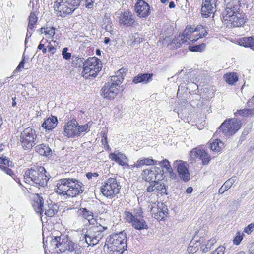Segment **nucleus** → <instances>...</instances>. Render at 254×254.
<instances>
[{"mask_svg":"<svg viewBox=\"0 0 254 254\" xmlns=\"http://www.w3.org/2000/svg\"><path fill=\"white\" fill-rule=\"evenodd\" d=\"M56 192L60 195L73 197L82 193L84 190V185L75 178H65L60 179L56 185Z\"/></svg>","mask_w":254,"mask_h":254,"instance_id":"f257e3e1","label":"nucleus"},{"mask_svg":"<svg viewBox=\"0 0 254 254\" xmlns=\"http://www.w3.org/2000/svg\"><path fill=\"white\" fill-rule=\"evenodd\" d=\"M123 69H119L115 73V75L110 77L108 83L102 88L101 95L105 98L113 99L119 91L118 87L123 82L124 76Z\"/></svg>","mask_w":254,"mask_h":254,"instance_id":"f03ea898","label":"nucleus"},{"mask_svg":"<svg viewBox=\"0 0 254 254\" xmlns=\"http://www.w3.org/2000/svg\"><path fill=\"white\" fill-rule=\"evenodd\" d=\"M46 171L44 167H40L36 169L31 168L27 170L24 175L26 183L36 187H44L47 184L49 178L46 175Z\"/></svg>","mask_w":254,"mask_h":254,"instance_id":"7ed1b4c3","label":"nucleus"},{"mask_svg":"<svg viewBox=\"0 0 254 254\" xmlns=\"http://www.w3.org/2000/svg\"><path fill=\"white\" fill-rule=\"evenodd\" d=\"M83 0H57L54 8L58 16L65 17L72 13L80 4Z\"/></svg>","mask_w":254,"mask_h":254,"instance_id":"20e7f679","label":"nucleus"},{"mask_svg":"<svg viewBox=\"0 0 254 254\" xmlns=\"http://www.w3.org/2000/svg\"><path fill=\"white\" fill-rule=\"evenodd\" d=\"M107 227L101 225H97L90 227L86 234L84 235L85 242L89 246H94L97 244L99 240L104 235V231Z\"/></svg>","mask_w":254,"mask_h":254,"instance_id":"39448f33","label":"nucleus"},{"mask_svg":"<svg viewBox=\"0 0 254 254\" xmlns=\"http://www.w3.org/2000/svg\"><path fill=\"white\" fill-rule=\"evenodd\" d=\"M20 141L24 150L31 149L37 143L35 130L30 127L25 128L21 133Z\"/></svg>","mask_w":254,"mask_h":254,"instance_id":"423d86ee","label":"nucleus"},{"mask_svg":"<svg viewBox=\"0 0 254 254\" xmlns=\"http://www.w3.org/2000/svg\"><path fill=\"white\" fill-rule=\"evenodd\" d=\"M241 120L238 119H229L221 124L217 131L222 132L226 136H231L241 128Z\"/></svg>","mask_w":254,"mask_h":254,"instance_id":"0eeeda50","label":"nucleus"},{"mask_svg":"<svg viewBox=\"0 0 254 254\" xmlns=\"http://www.w3.org/2000/svg\"><path fill=\"white\" fill-rule=\"evenodd\" d=\"M112 246L113 247H122L123 249H126L127 247L126 234L124 231L119 233L113 234L108 237L106 240L104 249L106 247Z\"/></svg>","mask_w":254,"mask_h":254,"instance_id":"6e6552de","label":"nucleus"},{"mask_svg":"<svg viewBox=\"0 0 254 254\" xmlns=\"http://www.w3.org/2000/svg\"><path fill=\"white\" fill-rule=\"evenodd\" d=\"M120 189L121 186L118 183L117 180L114 178H110L101 188V191L105 196L112 198L119 193Z\"/></svg>","mask_w":254,"mask_h":254,"instance_id":"1a4fd4ad","label":"nucleus"},{"mask_svg":"<svg viewBox=\"0 0 254 254\" xmlns=\"http://www.w3.org/2000/svg\"><path fill=\"white\" fill-rule=\"evenodd\" d=\"M164 171H161L159 167H155L150 169H146L142 173L143 179L149 182H153L156 180L161 181L163 179Z\"/></svg>","mask_w":254,"mask_h":254,"instance_id":"9d476101","label":"nucleus"},{"mask_svg":"<svg viewBox=\"0 0 254 254\" xmlns=\"http://www.w3.org/2000/svg\"><path fill=\"white\" fill-rule=\"evenodd\" d=\"M195 242L196 246L195 248L200 246L201 250L203 253H207L209 252L213 245L215 243L216 241L215 239H207L205 237H201L199 238L198 240H195L193 239L190 243V247L188 248V251L190 250V247H193L191 245L194 244V242ZM195 248H194V250Z\"/></svg>","mask_w":254,"mask_h":254,"instance_id":"9b49d317","label":"nucleus"},{"mask_svg":"<svg viewBox=\"0 0 254 254\" xmlns=\"http://www.w3.org/2000/svg\"><path fill=\"white\" fill-rule=\"evenodd\" d=\"M241 0H227L226 8L223 12V19L225 20L228 19V16L233 15L242 11L240 9Z\"/></svg>","mask_w":254,"mask_h":254,"instance_id":"f8f14e48","label":"nucleus"},{"mask_svg":"<svg viewBox=\"0 0 254 254\" xmlns=\"http://www.w3.org/2000/svg\"><path fill=\"white\" fill-rule=\"evenodd\" d=\"M134 10L137 16L142 18H146L151 13L149 4L143 0H138L134 6Z\"/></svg>","mask_w":254,"mask_h":254,"instance_id":"ddd939ff","label":"nucleus"},{"mask_svg":"<svg viewBox=\"0 0 254 254\" xmlns=\"http://www.w3.org/2000/svg\"><path fill=\"white\" fill-rule=\"evenodd\" d=\"M150 212L152 216L158 221L163 220L168 214V209L163 203H158L157 206H152Z\"/></svg>","mask_w":254,"mask_h":254,"instance_id":"4468645a","label":"nucleus"},{"mask_svg":"<svg viewBox=\"0 0 254 254\" xmlns=\"http://www.w3.org/2000/svg\"><path fill=\"white\" fill-rule=\"evenodd\" d=\"M78 125L76 120L67 122L64 126V135L68 138L76 136V129Z\"/></svg>","mask_w":254,"mask_h":254,"instance_id":"2eb2a0df","label":"nucleus"},{"mask_svg":"<svg viewBox=\"0 0 254 254\" xmlns=\"http://www.w3.org/2000/svg\"><path fill=\"white\" fill-rule=\"evenodd\" d=\"M177 163V171L180 178L184 182H188L190 179V173L188 169V164L181 160H177L175 164Z\"/></svg>","mask_w":254,"mask_h":254,"instance_id":"dca6fc26","label":"nucleus"},{"mask_svg":"<svg viewBox=\"0 0 254 254\" xmlns=\"http://www.w3.org/2000/svg\"><path fill=\"white\" fill-rule=\"evenodd\" d=\"M135 22V18L131 12L128 10L122 12L119 17V23L123 25L131 26Z\"/></svg>","mask_w":254,"mask_h":254,"instance_id":"f3484780","label":"nucleus"},{"mask_svg":"<svg viewBox=\"0 0 254 254\" xmlns=\"http://www.w3.org/2000/svg\"><path fill=\"white\" fill-rule=\"evenodd\" d=\"M194 29H193L191 26H187L185 30L184 31L181 36H180L181 37V39L179 40V41H177V47H180L182 44H185L188 42V40L191 41L195 42L197 40L194 38H192L190 35L192 34V33L195 32Z\"/></svg>","mask_w":254,"mask_h":254,"instance_id":"a211bd4d","label":"nucleus"},{"mask_svg":"<svg viewBox=\"0 0 254 254\" xmlns=\"http://www.w3.org/2000/svg\"><path fill=\"white\" fill-rule=\"evenodd\" d=\"M231 26L233 27H240L243 26L245 22V14L242 11L228 16V19Z\"/></svg>","mask_w":254,"mask_h":254,"instance_id":"6ab92c4d","label":"nucleus"},{"mask_svg":"<svg viewBox=\"0 0 254 254\" xmlns=\"http://www.w3.org/2000/svg\"><path fill=\"white\" fill-rule=\"evenodd\" d=\"M215 0H206L203 2L201 11L202 15L205 17H209L213 13L215 5Z\"/></svg>","mask_w":254,"mask_h":254,"instance_id":"aec40b11","label":"nucleus"},{"mask_svg":"<svg viewBox=\"0 0 254 254\" xmlns=\"http://www.w3.org/2000/svg\"><path fill=\"white\" fill-rule=\"evenodd\" d=\"M101 61L95 57L89 58L84 63L83 72H87L90 68H95L97 65H101Z\"/></svg>","mask_w":254,"mask_h":254,"instance_id":"412c9836","label":"nucleus"},{"mask_svg":"<svg viewBox=\"0 0 254 254\" xmlns=\"http://www.w3.org/2000/svg\"><path fill=\"white\" fill-rule=\"evenodd\" d=\"M35 151L41 155L46 157L51 156L52 154V151L48 145L45 144H41L35 147Z\"/></svg>","mask_w":254,"mask_h":254,"instance_id":"4be33fe9","label":"nucleus"},{"mask_svg":"<svg viewBox=\"0 0 254 254\" xmlns=\"http://www.w3.org/2000/svg\"><path fill=\"white\" fill-rule=\"evenodd\" d=\"M58 124V120L56 117H49L43 122L42 127L47 130H52L56 127Z\"/></svg>","mask_w":254,"mask_h":254,"instance_id":"5701e85b","label":"nucleus"},{"mask_svg":"<svg viewBox=\"0 0 254 254\" xmlns=\"http://www.w3.org/2000/svg\"><path fill=\"white\" fill-rule=\"evenodd\" d=\"M132 226L136 230L147 229L148 225L143 217L138 218L135 217L132 224Z\"/></svg>","mask_w":254,"mask_h":254,"instance_id":"b1692460","label":"nucleus"},{"mask_svg":"<svg viewBox=\"0 0 254 254\" xmlns=\"http://www.w3.org/2000/svg\"><path fill=\"white\" fill-rule=\"evenodd\" d=\"M152 74L146 73L144 74H139L137 76H135L133 78V82L135 84L141 82L147 83L152 81Z\"/></svg>","mask_w":254,"mask_h":254,"instance_id":"393cba45","label":"nucleus"},{"mask_svg":"<svg viewBox=\"0 0 254 254\" xmlns=\"http://www.w3.org/2000/svg\"><path fill=\"white\" fill-rule=\"evenodd\" d=\"M158 161L150 159L143 158L138 160L137 162L134 164V166L137 168H139L144 165H157Z\"/></svg>","mask_w":254,"mask_h":254,"instance_id":"a878e982","label":"nucleus"},{"mask_svg":"<svg viewBox=\"0 0 254 254\" xmlns=\"http://www.w3.org/2000/svg\"><path fill=\"white\" fill-rule=\"evenodd\" d=\"M67 250L70 252L74 251L76 254H80L82 253V249L78 244L72 242L69 238L67 246Z\"/></svg>","mask_w":254,"mask_h":254,"instance_id":"bb28decb","label":"nucleus"},{"mask_svg":"<svg viewBox=\"0 0 254 254\" xmlns=\"http://www.w3.org/2000/svg\"><path fill=\"white\" fill-rule=\"evenodd\" d=\"M240 45L254 50V36L243 37L240 40Z\"/></svg>","mask_w":254,"mask_h":254,"instance_id":"cd10ccee","label":"nucleus"},{"mask_svg":"<svg viewBox=\"0 0 254 254\" xmlns=\"http://www.w3.org/2000/svg\"><path fill=\"white\" fill-rule=\"evenodd\" d=\"M78 213L81 215L83 218L88 220L89 222L91 224L93 223L95 220L93 218V213L88 210L86 208H80L78 210Z\"/></svg>","mask_w":254,"mask_h":254,"instance_id":"c85d7f7f","label":"nucleus"},{"mask_svg":"<svg viewBox=\"0 0 254 254\" xmlns=\"http://www.w3.org/2000/svg\"><path fill=\"white\" fill-rule=\"evenodd\" d=\"M202 155H205V150L200 149H193L190 152V156L193 160L197 159L200 160Z\"/></svg>","mask_w":254,"mask_h":254,"instance_id":"c756f323","label":"nucleus"},{"mask_svg":"<svg viewBox=\"0 0 254 254\" xmlns=\"http://www.w3.org/2000/svg\"><path fill=\"white\" fill-rule=\"evenodd\" d=\"M102 68V65H97V67H95V68H90L87 71V72H83L82 73L83 74V76L85 78H87L88 76H92L96 77L97 75V73L99 72Z\"/></svg>","mask_w":254,"mask_h":254,"instance_id":"7c9ffc66","label":"nucleus"},{"mask_svg":"<svg viewBox=\"0 0 254 254\" xmlns=\"http://www.w3.org/2000/svg\"><path fill=\"white\" fill-rule=\"evenodd\" d=\"M210 147L212 151H220L224 147V143L219 139H215L213 142L210 143Z\"/></svg>","mask_w":254,"mask_h":254,"instance_id":"2f4dec72","label":"nucleus"},{"mask_svg":"<svg viewBox=\"0 0 254 254\" xmlns=\"http://www.w3.org/2000/svg\"><path fill=\"white\" fill-rule=\"evenodd\" d=\"M125 249H122V247L115 248L112 246L106 247L104 251L106 252L107 254H123Z\"/></svg>","mask_w":254,"mask_h":254,"instance_id":"473e14b6","label":"nucleus"},{"mask_svg":"<svg viewBox=\"0 0 254 254\" xmlns=\"http://www.w3.org/2000/svg\"><path fill=\"white\" fill-rule=\"evenodd\" d=\"M63 239H61V242L60 244V247L57 250V253H62L67 250V246L69 240L67 236H63Z\"/></svg>","mask_w":254,"mask_h":254,"instance_id":"72a5a7b5","label":"nucleus"},{"mask_svg":"<svg viewBox=\"0 0 254 254\" xmlns=\"http://www.w3.org/2000/svg\"><path fill=\"white\" fill-rule=\"evenodd\" d=\"M153 184L155 186L156 192L160 191L161 193L167 194L166 187L160 181L156 180L153 182Z\"/></svg>","mask_w":254,"mask_h":254,"instance_id":"f704fd0d","label":"nucleus"},{"mask_svg":"<svg viewBox=\"0 0 254 254\" xmlns=\"http://www.w3.org/2000/svg\"><path fill=\"white\" fill-rule=\"evenodd\" d=\"M224 77L226 82L229 84H233L238 80L237 75L235 73L226 74Z\"/></svg>","mask_w":254,"mask_h":254,"instance_id":"c9c22d12","label":"nucleus"},{"mask_svg":"<svg viewBox=\"0 0 254 254\" xmlns=\"http://www.w3.org/2000/svg\"><path fill=\"white\" fill-rule=\"evenodd\" d=\"M38 17L34 12H31L28 17V28L29 29H33L34 25L37 22Z\"/></svg>","mask_w":254,"mask_h":254,"instance_id":"e433bc0d","label":"nucleus"},{"mask_svg":"<svg viewBox=\"0 0 254 254\" xmlns=\"http://www.w3.org/2000/svg\"><path fill=\"white\" fill-rule=\"evenodd\" d=\"M194 31L199 32V37L196 39L197 40L205 37L208 34L206 28L201 25H197L194 29Z\"/></svg>","mask_w":254,"mask_h":254,"instance_id":"4c0bfd02","label":"nucleus"},{"mask_svg":"<svg viewBox=\"0 0 254 254\" xmlns=\"http://www.w3.org/2000/svg\"><path fill=\"white\" fill-rule=\"evenodd\" d=\"M130 41H131L130 44L131 46H136L142 41V38L140 37L138 33H135L134 35L132 36Z\"/></svg>","mask_w":254,"mask_h":254,"instance_id":"58836bf2","label":"nucleus"},{"mask_svg":"<svg viewBox=\"0 0 254 254\" xmlns=\"http://www.w3.org/2000/svg\"><path fill=\"white\" fill-rule=\"evenodd\" d=\"M64 235L60 236H56L54 238L52 239L51 241V245L54 247L55 249H59L61 239H63Z\"/></svg>","mask_w":254,"mask_h":254,"instance_id":"ea45409f","label":"nucleus"},{"mask_svg":"<svg viewBox=\"0 0 254 254\" xmlns=\"http://www.w3.org/2000/svg\"><path fill=\"white\" fill-rule=\"evenodd\" d=\"M36 203L38 206L36 212L42 213L44 211V200L43 198L38 195Z\"/></svg>","mask_w":254,"mask_h":254,"instance_id":"a19ab883","label":"nucleus"},{"mask_svg":"<svg viewBox=\"0 0 254 254\" xmlns=\"http://www.w3.org/2000/svg\"><path fill=\"white\" fill-rule=\"evenodd\" d=\"M48 209L45 208V214L48 217H52L55 214V209L52 204H48Z\"/></svg>","mask_w":254,"mask_h":254,"instance_id":"79ce46f5","label":"nucleus"},{"mask_svg":"<svg viewBox=\"0 0 254 254\" xmlns=\"http://www.w3.org/2000/svg\"><path fill=\"white\" fill-rule=\"evenodd\" d=\"M157 164L159 165L162 168L166 169V171H170L171 168H172L170 165V162L167 159H164L161 161H158Z\"/></svg>","mask_w":254,"mask_h":254,"instance_id":"37998d69","label":"nucleus"},{"mask_svg":"<svg viewBox=\"0 0 254 254\" xmlns=\"http://www.w3.org/2000/svg\"><path fill=\"white\" fill-rule=\"evenodd\" d=\"M205 48V44L189 47V50L192 52H201L204 51Z\"/></svg>","mask_w":254,"mask_h":254,"instance_id":"c03bdc74","label":"nucleus"},{"mask_svg":"<svg viewBox=\"0 0 254 254\" xmlns=\"http://www.w3.org/2000/svg\"><path fill=\"white\" fill-rule=\"evenodd\" d=\"M231 183L229 181H226L221 187L219 189L218 192L220 194L223 193L231 188Z\"/></svg>","mask_w":254,"mask_h":254,"instance_id":"a18cd8bd","label":"nucleus"},{"mask_svg":"<svg viewBox=\"0 0 254 254\" xmlns=\"http://www.w3.org/2000/svg\"><path fill=\"white\" fill-rule=\"evenodd\" d=\"M88 128V126L87 124L82 126L78 125L76 129V136H79L82 132L86 131Z\"/></svg>","mask_w":254,"mask_h":254,"instance_id":"49530a36","label":"nucleus"},{"mask_svg":"<svg viewBox=\"0 0 254 254\" xmlns=\"http://www.w3.org/2000/svg\"><path fill=\"white\" fill-rule=\"evenodd\" d=\"M249 109H244L243 110H238L237 112L234 113L235 116L239 115L243 117H248L249 115Z\"/></svg>","mask_w":254,"mask_h":254,"instance_id":"de8ad7c7","label":"nucleus"},{"mask_svg":"<svg viewBox=\"0 0 254 254\" xmlns=\"http://www.w3.org/2000/svg\"><path fill=\"white\" fill-rule=\"evenodd\" d=\"M125 215L126 218V220L128 222L132 224L133 221L134 220L135 216L131 212L129 211H125Z\"/></svg>","mask_w":254,"mask_h":254,"instance_id":"09e8293b","label":"nucleus"},{"mask_svg":"<svg viewBox=\"0 0 254 254\" xmlns=\"http://www.w3.org/2000/svg\"><path fill=\"white\" fill-rule=\"evenodd\" d=\"M0 168L7 174L13 177L14 173L11 169L8 168L7 166L1 165H0Z\"/></svg>","mask_w":254,"mask_h":254,"instance_id":"8fccbe9b","label":"nucleus"},{"mask_svg":"<svg viewBox=\"0 0 254 254\" xmlns=\"http://www.w3.org/2000/svg\"><path fill=\"white\" fill-rule=\"evenodd\" d=\"M200 160H202V162L203 165H207L210 161V156L205 151V155H202V158H201Z\"/></svg>","mask_w":254,"mask_h":254,"instance_id":"3c124183","label":"nucleus"},{"mask_svg":"<svg viewBox=\"0 0 254 254\" xmlns=\"http://www.w3.org/2000/svg\"><path fill=\"white\" fill-rule=\"evenodd\" d=\"M134 216L138 218L143 217V211L141 208H137L134 209Z\"/></svg>","mask_w":254,"mask_h":254,"instance_id":"603ef678","label":"nucleus"},{"mask_svg":"<svg viewBox=\"0 0 254 254\" xmlns=\"http://www.w3.org/2000/svg\"><path fill=\"white\" fill-rule=\"evenodd\" d=\"M67 48H64L62 51L63 58L66 60L69 59L71 57V53L67 52Z\"/></svg>","mask_w":254,"mask_h":254,"instance_id":"864d4df0","label":"nucleus"},{"mask_svg":"<svg viewBox=\"0 0 254 254\" xmlns=\"http://www.w3.org/2000/svg\"><path fill=\"white\" fill-rule=\"evenodd\" d=\"M177 41V40H173L172 39V38L170 37H166L163 40L162 43L164 44L172 43L176 44V45H177V42H176Z\"/></svg>","mask_w":254,"mask_h":254,"instance_id":"5fc2aeb1","label":"nucleus"},{"mask_svg":"<svg viewBox=\"0 0 254 254\" xmlns=\"http://www.w3.org/2000/svg\"><path fill=\"white\" fill-rule=\"evenodd\" d=\"M254 224L251 223L247 226L245 229L244 232L248 234H250L254 230Z\"/></svg>","mask_w":254,"mask_h":254,"instance_id":"6e6d98bb","label":"nucleus"},{"mask_svg":"<svg viewBox=\"0 0 254 254\" xmlns=\"http://www.w3.org/2000/svg\"><path fill=\"white\" fill-rule=\"evenodd\" d=\"M44 33L50 36H54L55 34V29L53 27L48 28L44 29Z\"/></svg>","mask_w":254,"mask_h":254,"instance_id":"4d7b16f0","label":"nucleus"},{"mask_svg":"<svg viewBox=\"0 0 254 254\" xmlns=\"http://www.w3.org/2000/svg\"><path fill=\"white\" fill-rule=\"evenodd\" d=\"M125 157L122 154H118V156L115 158V162L119 165L123 166L125 164L124 161L122 160L121 158Z\"/></svg>","mask_w":254,"mask_h":254,"instance_id":"13d9d810","label":"nucleus"},{"mask_svg":"<svg viewBox=\"0 0 254 254\" xmlns=\"http://www.w3.org/2000/svg\"><path fill=\"white\" fill-rule=\"evenodd\" d=\"M24 64H25L24 59H23L20 62V63H19L18 66L17 67V68L13 71V73L15 74L16 73L18 72V71H21V68H24Z\"/></svg>","mask_w":254,"mask_h":254,"instance_id":"bf43d9fd","label":"nucleus"},{"mask_svg":"<svg viewBox=\"0 0 254 254\" xmlns=\"http://www.w3.org/2000/svg\"><path fill=\"white\" fill-rule=\"evenodd\" d=\"M242 239V236L240 235V233H238V235H237L233 240L234 244L236 245H238L240 243Z\"/></svg>","mask_w":254,"mask_h":254,"instance_id":"052dcab7","label":"nucleus"},{"mask_svg":"<svg viewBox=\"0 0 254 254\" xmlns=\"http://www.w3.org/2000/svg\"><path fill=\"white\" fill-rule=\"evenodd\" d=\"M147 191L149 192H156L153 182H150V185L147 187Z\"/></svg>","mask_w":254,"mask_h":254,"instance_id":"680f3d73","label":"nucleus"},{"mask_svg":"<svg viewBox=\"0 0 254 254\" xmlns=\"http://www.w3.org/2000/svg\"><path fill=\"white\" fill-rule=\"evenodd\" d=\"M167 173L169 174V177L175 180L177 178L176 174L173 172V169L171 168V170H168L167 171Z\"/></svg>","mask_w":254,"mask_h":254,"instance_id":"e2e57ef3","label":"nucleus"},{"mask_svg":"<svg viewBox=\"0 0 254 254\" xmlns=\"http://www.w3.org/2000/svg\"><path fill=\"white\" fill-rule=\"evenodd\" d=\"M95 0H85V5L86 7H88L89 8H91L92 7L93 5V2L95 1Z\"/></svg>","mask_w":254,"mask_h":254,"instance_id":"0e129e2a","label":"nucleus"},{"mask_svg":"<svg viewBox=\"0 0 254 254\" xmlns=\"http://www.w3.org/2000/svg\"><path fill=\"white\" fill-rule=\"evenodd\" d=\"M86 176L88 179H90L92 177H97L98 176V174L97 173L88 172Z\"/></svg>","mask_w":254,"mask_h":254,"instance_id":"69168bd1","label":"nucleus"},{"mask_svg":"<svg viewBox=\"0 0 254 254\" xmlns=\"http://www.w3.org/2000/svg\"><path fill=\"white\" fill-rule=\"evenodd\" d=\"M225 248L223 246L218 247L215 251L218 254H223L225 251Z\"/></svg>","mask_w":254,"mask_h":254,"instance_id":"338daca9","label":"nucleus"},{"mask_svg":"<svg viewBox=\"0 0 254 254\" xmlns=\"http://www.w3.org/2000/svg\"><path fill=\"white\" fill-rule=\"evenodd\" d=\"M33 31V30L32 29H29V28H28L27 29V34H26V39H25V44L26 45L27 42H28V40H27V39L29 37H30L32 35V32L30 31Z\"/></svg>","mask_w":254,"mask_h":254,"instance_id":"774afa93","label":"nucleus"}]
</instances>
